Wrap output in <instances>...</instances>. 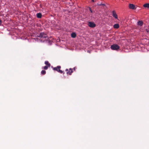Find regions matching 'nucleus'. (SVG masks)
<instances>
[{
  "mask_svg": "<svg viewBox=\"0 0 149 149\" xmlns=\"http://www.w3.org/2000/svg\"><path fill=\"white\" fill-rule=\"evenodd\" d=\"M129 8L130 9L135 10L136 9L135 6L132 4H130L129 6Z\"/></svg>",
  "mask_w": 149,
  "mask_h": 149,
  "instance_id": "nucleus-4",
  "label": "nucleus"
},
{
  "mask_svg": "<svg viewBox=\"0 0 149 149\" xmlns=\"http://www.w3.org/2000/svg\"><path fill=\"white\" fill-rule=\"evenodd\" d=\"M113 26L115 29H118L119 27V26L118 24H116L114 25Z\"/></svg>",
  "mask_w": 149,
  "mask_h": 149,
  "instance_id": "nucleus-6",
  "label": "nucleus"
},
{
  "mask_svg": "<svg viewBox=\"0 0 149 149\" xmlns=\"http://www.w3.org/2000/svg\"><path fill=\"white\" fill-rule=\"evenodd\" d=\"M71 36L72 37L75 38L76 36V35L75 33H73L71 34Z\"/></svg>",
  "mask_w": 149,
  "mask_h": 149,
  "instance_id": "nucleus-10",
  "label": "nucleus"
},
{
  "mask_svg": "<svg viewBox=\"0 0 149 149\" xmlns=\"http://www.w3.org/2000/svg\"><path fill=\"white\" fill-rule=\"evenodd\" d=\"M97 4L98 6H101V5L104 6L105 5V4H99L98 3Z\"/></svg>",
  "mask_w": 149,
  "mask_h": 149,
  "instance_id": "nucleus-11",
  "label": "nucleus"
},
{
  "mask_svg": "<svg viewBox=\"0 0 149 149\" xmlns=\"http://www.w3.org/2000/svg\"><path fill=\"white\" fill-rule=\"evenodd\" d=\"M147 32H149V31H147Z\"/></svg>",
  "mask_w": 149,
  "mask_h": 149,
  "instance_id": "nucleus-14",
  "label": "nucleus"
},
{
  "mask_svg": "<svg viewBox=\"0 0 149 149\" xmlns=\"http://www.w3.org/2000/svg\"><path fill=\"white\" fill-rule=\"evenodd\" d=\"M37 17L38 18H41L42 17V14L41 13H38L37 14Z\"/></svg>",
  "mask_w": 149,
  "mask_h": 149,
  "instance_id": "nucleus-9",
  "label": "nucleus"
},
{
  "mask_svg": "<svg viewBox=\"0 0 149 149\" xmlns=\"http://www.w3.org/2000/svg\"><path fill=\"white\" fill-rule=\"evenodd\" d=\"M90 10L91 12V13H92V10H91V8H90Z\"/></svg>",
  "mask_w": 149,
  "mask_h": 149,
  "instance_id": "nucleus-12",
  "label": "nucleus"
},
{
  "mask_svg": "<svg viewBox=\"0 0 149 149\" xmlns=\"http://www.w3.org/2000/svg\"><path fill=\"white\" fill-rule=\"evenodd\" d=\"M143 24V22L141 21H139L138 22V25H139L141 26H142Z\"/></svg>",
  "mask_w": 149,
  "mask_h": 149,
  "instance_id": "nucleus-7",
  "label": "nucleus"
},
{
  "mask_svg": "<svg viewBox=\"0 0 149 149\" xmlns=\"http://www.w3.org/2000/svg\"><path fill=\"white\" fill-rule=\"evenodd\" d=\"M112 15L116 19L118 18V16L114 11H113L112 12Z\"/></svg>",
  "mask_w": 149,
  "mask_h": 149,
  "instance_id": "nucleus-5",
  "label": "nucleus"
},
{
  "mask_svg": "<svg viewBox=\"0 0 149 149\" xmlns=\"http://www.w3.org/2000/svg\"><path fill=\"white\" fill-rule=\"evenodd\" d=\"M92 1L93 2H94V0H92Z\"/></svg>",
  "mask_w": 149,
  "mask_h": 149,
  "instance_id": "nucleus-13",
  "label": "nucleus"
},
{
  "mask_svg": "<svg viewBox=\"0 0 149 149\" xmlns=\"http://www.w3.org/2000/svg\"><path fill=\"white\" fill-rule=\"evenodd\" d=\"M111 49L113 50H117L120 48V47L116 44H113L111 46Z\"/></svg>",
  "mask_w": 149,
  "mask_h": 149,
  "instance_id": "nucleus-1",
  "label": "nucleus"
},
{
  "mask_svg": "<svg viewBox=\"0 0 149 149\" xmlns=\"http://www.w3.org/2000/svg\"><path fill=\"white\" fill-rule=\"evenodd\" d=\"M88 26L92 28H94L96 26V25L93 22H88Z\"/></svg>",
  "mask_w": 149,
  "mask_h": 149,
  "instance_id": "nucleus-3",
  "label": "nucleus"
},
{
  "mask_svg": "<svg viewBox=\"0 0 149 149\" xmlns=\"http://www.w3.org/2000/svg\"><path fill=\"white\" fill-rule=\"evenodd\" d=\"M143 6L145 8H149V3H147L144 4L143 5Z\"/></svg>",
  "mask_w": 149,
  "mask_h": 149,
  "instance_id": "nucleus-8",
  "label": "nucleus"
},
{
  "mask_svg": "<svg viewBox=\"0 0 149 149\" xmlns=\"http://www.w3.org/2000/svg\"><path fill=\"white\" fill-rule=\"evenodd\" d=\"M38 37H39L40 38H46L47 37V35L43 33H41L40 34H39L37 35Z\"/></svg>",
  "mask_w": 149,
  "mask_h": 149,
  "instance_id": "nucleus-2",
  "label": "nucleus"
}]
</instances>
